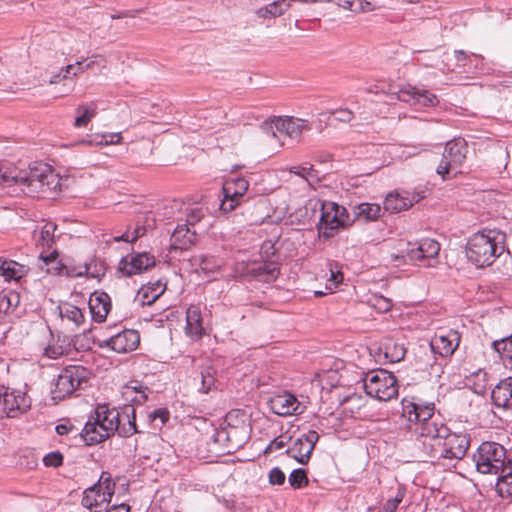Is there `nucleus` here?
Instances as JSON below:
<instances>
[{"mask_svg": "<svg viewBox=\"0 0 512 512\" xmlns=\"http://www.w3.org/2000/svg\"><path fill=\"white\" fill-rule=\"evenodd\" d=\"M68 177H61L52 166L43 162H34L27 171L16 168L0 169V187L8 190L9 195L47 196L59 192L65 186Z\"/></svg>", "mask_w": 512, "mask_h": 512, "instance_id": "nucleus-1", "label": "nucleus"}, {"mask_svg": "<svg viewBox=\"0 0 512 512\" xmlns=\"http://www.w3.org/2000/svg\"><path fill=\"white\" fill-rule=\"evenodd\" d=\"M502 236L495 230L474 234L467 243L466 256L477 267L491 265L503 252Z\"/></svg>", "mask_w": 512, "mask_h": 512, "instance_id": "nucleus-2", "label": "nucleus"}, {"mask_svg": "<svg viewBox=\"0 0 512 512\" xmlns=\"http://www.w3.org/2000/svg\"><path fill=\"white\" fill-rule=\"evenodd\" d=\"M92 416L100 424V429L105 431L104 436L110 437L117 432L121 437H129L137 432L135 410L132 407H127L120 413L117 409L103 404L97 406Z\"/></svg>", "mask_w": 512, "mask_h": 512, "instance_id": "nucleus-3", "label": "nucleus"}, {"mask_svg": "<svg viewBox=\"0 0 512 512\" xmlns=\"http://www.w3.org/2000/svg\"><path fill=\"white\" fill-rule=\"evenodd\" d=\"M470 445V438L464 433H451L447 430V435L437 444H430V450L427 455L431 462H439L441 459L460 460L465 455Z\"/></svg>", "mask_w": 512, "mask_h": 512, "instance_id": "nucleus-4", "label": "nucleus"}, {"mask_svg": "<svg viewBox=\"0 0 512 512\" xmlns=\"http://www.w3.org/2000/svg\"><path fill=\"white\" fill-rule=\"evenodd\" d=\"M473 460L477 471L482 474H500L508 464L504 446L491 441L481 443Z\"/></svg>", "mask_w": 512, "mask_h": 512, "instance_id": "nucleus-5", "label": "nucleus"}, {"mask_svg": "<svg viewBox=\"0 0 512 512\" xmlns=\"http://www.w3.org/2000/svg\"><path fill=\"white\" fill-rule=\"evenodd\" d=\"M91 375V371L82 365L65 367L57 377L55 388L52 390V398L62 400L72 395L76 390L83 389Z\"/></svg>", "mask_w": 512, "mask_h": 512, "instance_id": "nucleus-6", "label": "nucleus"}, {"mask_svg": "<svg viewBox=\"0 0 512 512\" xmlns=\"http://www.w3.org/2000/svg\"><path fill=\"white\" fill-rule=\"evenodd\" d=\"M315 207L321 211L318 232L325 239L333 237L340 227L350 224L348 211L336 202L318 200Z\"/></svg>", "mask_w": 512, "mask_h": 512, "instance_id": "nucleus-7", "label": "nucleus"}, {"mask_svg": "<svg viewBox=\"0 0 512 512\" xmlns=\"http://www.w3.org/2000/svg\"><path fill=\"white\" fill-rule=\"evenodd\" d=\"M260 128L273 137H276V133L279 132L299 143L303 132L310 131L312 124L306 119L294 116H273L265 120Z\"/></svg>", "mask_w": 512, "mask_h": 512, "instance_id": "nucleus-8", "label": "nucleus"}, {"mask_svg": "<svg viewBox=\"0 0 512 512\" xmlns=\"http://www.w3.org/2000/svg\"><path fill=\"white\" fill-rule=\"evenodd\" d=\"M367 395L379 401H389L398 395L395 376L383 369L368 372L363 379Z\"/></svg>", "mask_w": 512, "mask_h": 512, "instance_id": "nucleus-9", "label": "nucleus"}, {"mask_svg": "<svg viewBox=\"0 0 512 512\" xmlns=\"http://www.w3.org/2000/svg\"><path fill=\"white\" fill-rule=\"evenodd\" d=\"M467 143L458 138L446 143L441 161L436 169L443 180L450 179L461 173V168L466 160Z\"/></svg>", "mask_w": 512, "mask_h": 512, "instance_id": "nucleus-10", "label": "nucleus"}, {"mask_svg": "<svg viewBox=\"0 0 512 512\" xmlns=\"http://www.w3.org/2000/svg\"><path fill=\"white\" fill-rule=\"evenodd\" d=\"M115 483L107 473H102L99 481L84 491L82 506L91 512H101L114 494Z\"/></svg>", "mask_w": 512, "mask_h": 512, "instance_id": "nucleus-11", "label": "nucleus"}, {"mask_svg": "<svg viewBox=\"0 0 512 512\" xmlns=\"http://www.w3.org/2000/svg\"><path fill=\"white\" fill-rule=\"evenodd\" d=\"M0 418H15L25 413L31 406L27 395L21 391L0 387Z\"/></svg>", "mask_w": 512, "mask_h": 512, "instance_id": "nucleus-12", "label": "nucleus"}, {"mask_svg": "<svg viewBox=\"0 0 512 512\" xmlns=\"http://www.w3.org/2000/svg\"><path fill=\"white\" fill-rule=\"evenodd\" d=\"M440 251V244L433 239H423L418 243H408L406 255L411 262L434 266Z\"/></svg>", "mask_w": 512, "mask_h": 512, "instance_id": "nucleus-13", "label": "nucleus"}, {"mask_svg": "<svg viewBox=\"0 0 512 512\" xmlns=\"http://www.w3.org/2000/svg\"><path fill=\"white\" fill-rule=\"evenodd\" d=\"M389 94L392 96V99L395 96L397 100L412 106L433 107L438 104V98L434 93L411 85L401 87L397 91H390Z\"/></svg>", "mask_w": 512, "mask_h": 512, "instance_id": "nucleus-14", "label": "nucleus"}, {"mask_svg": "<svg viewBox=\"0 0 512 512\" xmlns=\"http://www.w3.org/2000/svg\"><path fill=\"white\" fill-rule=\"evenodd\" d=\"M248 187V181L242 177L226 180L223 185L224 197L220 209L226 213L233 211L239 205Z\"/></svg>", "mask_w": 512, "mask_h": 512, "instance_id": "nucleus-15", "label": "nucleus"}, {"mask_svg": "<svg viewBox=\"0 0 512 512\" xmlns=\"http://www.w3.org/2000/svg\"><path fill=\"white\" fill-rule=\"evenodd\" d=\"M318 439V433L314 430H310L297 438L286 450V453L300 464H307Z\"/></svg>", "mask_w": 512, "mask_h": 512, "instance_id": "nucleus-16", "label": "nucleus"}, {"mask_svg": "<svg viewBox=\"0 0 512 512\" xmlns=\"http://www.w3.org/2000/svg\"><path fill=\"white\" fill-rule=\"evenodd\" d=\"M461 336L457 330H439L430 342L431 350L441 357L451 356L460 344Z\"/></svg>", "mask_w": 512, "mask_h": 512, "instance_id": "nucleus-17", "label": "nucleus"}, {"mask_svg": "<svg viewBox=\"0 0 512 512\" xmlns=\"http://www.w3.org/2000/svg\"><path fill=\"white\" fill-rule=\"evenodd\" d=\"M57 230V225L53 222H46L40 230H35L33 237L37 245L41 246L43 249H47L49 251L48 254H44V251L40 253V259L45 263L49 264L56 260L57 251L52 249L55 243V231Z\"/></svg>", "mask_w": 512, "mask_h": 512, "instance_id": "nucleus-18", "label": "nucleus"}, {"mask_svg": "<svg viewBox=\"0 0 512 512\" xmlns=\"http://www.w3.org/2000/svg\"><path fill=\"white\" fill-rule=\"evenodd\" d=\"M140 343L136 330L126 329L105 341V346L117 353H127L135 350Z\"/></svg>", "mask_w": 512, "mask_h": 512, "instance_id": "nucleus-19", "label": "nucleus"}, {"mask_svg": "<svg viewBox=\"0 0 512 512\" xmlns=\"http://www.w3.org/2000/svg\"><path fill=\"white\" fill-rule=\"evenodd\" d=\"M448 429L449 428L439 418H436L434 420H429L428 422L420 423L415 428V432L419 436L429 440V443L424 441L423 445L430 448V444L439 443L440 440L447 435Z\"/></svg>", "mask_w": 512, "mask_h": 512, "instance_id": "nucleus-20", "label": "nucleus"}, {"mask_svg": "<svg viewBox=\"0 0 512 512\" xmlns=\"http://www.w3.org/2000/svg\"><path fill=\"white\" fill-rule=\"evenodd\" d=\"M424 198L423 194H410L409 192H392L389 193L384 200V209L391 213H398L406 210L413 205V203L420 201Z\"/></svg>", "mask_w": 512, "mask_h": 512, "instance_id": "nucleus-21", "label": "nucleus"}, {"mask_svg": "<svg viewBox=\"0 0 512 512\" xmlns=\"http://www.w3.org/2000/svg\"><path fill=\"white\" fill-rule=\"evenodd\" d=\"M245 274L258 281L270 283L277 279L279 267L273 261L254 262L247 265Z\"/></svg>", "mask_w": 512, "mask_h": 512, "instance_id": "nucleus-22", "label": "nucleus"}, {"mask_svg": "<svg viewBox=\"0 0 512 512\" xmlns=\"http://www.w3.org/2000/svg\"><path fill=\"white\" fill-rule=\"evenodd\" d=\"M155 265V258L147 253H138L130 258H123L121 270L131 276L142 273Z\"/></svg>", "mask_w": 512, "mask_h": 512, "instance_id": "nucleus-23", "label": "nucleus"}, {"mask_svg": "<svg viewBox=\"0 0 512 512\" xmlns=\"http://www.w3.org/2000/svg\"><path fill=\"white\" fill-rule=\"evenodd\" d=\"M185 331L193 340H198L205 334L201 308L199 305H190L187 308Z\"/></svg>", "mask_w": 512, "mask_h": 512, "instance_id": "nucleus-24", "label": "nucleus"}, {"mask_svg": "<svg viewBox=\"0 0 512 512\" xmlns=\"http://www.w3.org/2000/svg\"><path fill=\"white\" fill-rule=\"evenodd\" d=\"M89 308L95 322H104L111 309L110 297L105 292H95L89 299Z\"/></svg>", "mask_w": 512, "mask_h": 512, "instance_id": "nucleus-25", "label": "nucleus"}, {"mask_svg": "<svg viewBox=\"0 0 512 512\" xmlns=\"http://www.w3.org/2000/svg\"><path fill=\"white\" fill-rule=\"evenodd\" d=\"M298 407L299 402L296 397L287 392L275 395L270 399L271 410L280 416L292 415L297 411Z\"/></svg>", "mask_w": 512, "mask_h": 512, "instance_id": "nucleus-26", "label": "nucleus"}, {"mask_svg": "<svg viewBox=\"0 0 512 512\" xmlns=\"http://www.w3.org/2000/svg\"><path fill=\"white\" fill-rule=\"evenodd\" d=\"M491 398L495 406L512 409V377L500 380L493 388Z\"/></svg>", "mask_w": 512, "mask_h": 512, "instance_id": "nucleus-27", "label": "nucleus"}, {"mask_svg": "<svg viewBox=\"0 0 512 512\" xmlns=\"http://www.w3.org/2000/svg\"><path fill=\"white\" fill-rule=\"evenodd\" d=\"M58 311L62 321L66 322L73 328H80L85 323L83 311L71 303H61L58 306Z\"/></svg>", "mask_w": 512, "mask_h": 512, "instance_id": "nucleus-28", "label": "nucleus"}, {"mask_svg": "<svg viewBox=\"0 0 512 512\" xmlns=\"http://www.w3.org/2000/svg\"><path fill=\"white\" fill-rule=\"evenodd\" d=\"M195 239V232H192L188 224L178 225L171 235V248L184 250L190 247Z\"/></svg>", "mask_w": 512, "mask_h": 512, "instance_id": "nucleus-29", "label": "nucleus"}, {"mask_svg": "<svg viewBox=\"0 0 512 512\" xmlns=\"http://www.w3.org/2000/svg\"><path fill=\"white\" fill-rule=\"evenodd\" d=\"M105 431L100 429V424L91 415L81 432V437L87 445H96L109 436H104Z\"/></svg>", "mask_w": 512, "mask_h": 512, "instance_id": "nucleus-30", "label": "nucleus"}, {"mask_svg": "<svg viewBox=\"0 0 512 512\" xmlns=\"http://www.w3.org/2000/svg\"><path fill=\"white\" fill-rule=\"evenodd\" d=\"M498 495L512 502V460H508L506 468H503L496 482Z\"/></svg>", "mask_w": 512, "mask_h": 512, "instance_id": "nucleus-31", "label": "nucleus"}, {"mask_svg": "<svg viewBox=\"0 0 512 512\" xmlns=\"http://www.w3.org/2000/svg\"><path fill=\"white\" fill-rule=\"evenodd\" d=\"M290 6V2L287 0H275L266 6L260 7L256 11V15L263 19L276 18L283 15Z\"/></svg>", "mask_w": 512, "mask_h": 512, "instance_id": "nucleus-32", "label": "nucleus"}, {"mask_svg": "<svg viewBox=\"0 0 512 512\" xmlns=\"http://www.w3.org/2000/svg\"><path fill=\"white\" fill-rule=\"evenodd\" d=\"M165 287L156 283L151 287H142L136 296V301H138L141 305H151L153 304L164 292Z\"/></svg>", "mask_w": 512, "mask_h": 512, "instance_id": "nucleus-33", "label": "nucleus"}, {"mask_svg": "<svg viewBox=\"0 0 512 512\" xmlns=\"http://www.w3.org/2000/svg\"><path fill=\"white\" fill-rule=\"evenodd\" d=\"M357 219L375 221L382 215V207L376 203H361L355 208Z\"/></svg>", "mask_w": 512, "mask_h": 512, "instance_id": "nucleus-34", "label": "nucleus"}, {"mask_svg": "<svg viewBox=\"0 0 512 512\" xmlns=\"http://www.w3.org/2000/svg\"><path fill=\"white\" fill-rule=\"evenodd\" d=\"M122 140L121 133H106L102 135H92L87 138L82 139L79 143L89 146H100V145H110V144H119Z\"/></svg>", "mask_w": 512, "mask_h": 512, "instance_id": "nucleus-35", "label": "nucleus"}, {"mask_svg": "<svg viewBox=\"0 0 512 512\" xmlns=\"http://www.w3.org/2000/svg\"><path fill=\"white\" fill-rule=\"evenodd\" d=\"M68 350L69 343L66 341L65 337L61 338L58 336L56 340L53 338L52 342L44 349V355L50 359H57L66 354Z\"/></svg>", "mask_w": 512, "mask_h": 512, "instance_id": "nucleus-36", "label": "nucleus"}, {"mask_svg": "<svg viewBox=\"0 0 512 512\" xmlns=\"http://www.w3.org/2000/svg\"><path fill=\"white\" fill-rule=\"evenodd\" d=\"M76 114L73 126L75 128L86 127L88 123L95 117L96 108L91 105H80L76 108Z\"/></svg>", "mask_w": 512, "mask_h": 512, "instance_id": "nucleus-37", "label": "nucleus"}, {"mask_svg": "<svg viewBox=\"0 0 512 512\" xmlns=\"http://www.w3.org/2000/svg\"><path fill=\"white\" fill-rule=\"evenodd\" d=\"M0 273L6 279H19L23 276L24 267L15 261H7L0 258Z\"/></svg>", "mask_w": 512, "mask_h": 512, "instance_id": "nucleus-38", "label": "nucleus"}, {"mask_svg": "<svg viewBox=\"0 0 512 512\" xmlns=\"http://www.w3.org/2000/svg\"><path fill=\"white\" fill-rule=\"evenodd\" d=\"M201 377V388L200 391L203 393H208L212 389L217 388V378H216V370L207 366L202 368L200 372Z\"/></svg>", "mask_w": 512, "mask_h": 512, "instance_id": "nucleus-39", "label": "nucleus"}, {"mask_svg": "<svg viewBox=\"0 0 512 512\" xmlns=\"http://www.w3.org/2000/svg\"><path fill=\"white\" fill-rule=\"evenodd\" d=\"M401 406H402L401 417L407 420L408 427L410 428L411 424L418 423V416H417L418 404L415 403L411 399L404 398L401 401Z\"/></svg>", "mask_w": 512, "mask_h": 512, "instance_id": "nucleus-40", "label": "nucleus"}, {"mask_svg": "<svg viewBox=\"0 0 512 512\" xmlns=\"http://www.w3.org/2000/svg\"><path fill=\"white\" fill-rule=\"evenodd\" d=\"M385 358L391 363H397L404 359L406 350L402 344L389 342L384 346Z\"/></svg>", "mask_w": 512, "mask_h": 512, "instance_id": "nucleus-41", "label": "nucleus"}, {"mask_svg": "<svg viewBox=\"0 0 512 512\" xmlns=\"http://www.w3.org/2000/svg\"><path fill=\"white\" fill-rule=\"evenodd\" d=\"M104 63H105V59L102 56L97 55L94 57L93 60L88 62L85 66H83L82 61L76 62L75 65H73V64L67 65L65 68V73L73 74L74 76H76L77 74L83 72L84 70L92 69L95 64L101 65L104 67Z\"/></svg>", "mask_w": 512, "mask_h": 512, "instance_id": "nucleus-42", "label": "nucleus"}, {"mask_svg": "<svg viewBox=\"0 0 512 512\" xmlns=\"http://www.w3.org/2000/svg\"><path fill=\"white\" fill-rule=\"evenodd\" d=\"M19 304V295L16 292L0 293V312L8 313Z\"/></svg>", "mask_w": 512, "mask_h": 512, "instance_id": "nucleus-43", "label": "nucleus"}, {"mask_svg": "<svg viewBox=\"0 0 512 512\" xmlns=\"http://www.w3.org/2000/svg\"><path fill=\"white\" fill-rule=\"evenodd\" d=\"M288 482L292 488L300 489L302 487L307 486L309 480H308L306 471L304 469L298 468V469H294L290 473V475L288 477Z\"/></svg>", "mask_w": 512, "mask_h": 512, "instance_id": "nucleus-44", "label": "nucleus"}, {"mask_svg": "<svg viewBox=\"0 0 512 512\" xmlns=\"http://www.w3.org/2000/svg\"><path fill=\"white\" fill-rule=\"evenodd\" d=\"M434 409H435L434 403H427L425 405L418 404V408H417L418 423H415L416 427L420 423L428 422L429 420L436 419L437 417L434 414Z\"/></svg>", "mask_w": 512, "mask_h": 512, "instance_id": "nucleus-45", "label": "nucleus"}, {"mask_svg": "<svg viewBox=\"0 0 512 512\" xmlns=\"http://www.w3.org/2000/svg\"><path fill=\"white\" fill-rule=\"evenodd\" d=\"M492 346L498 353L504 354L507 358H512V334L493 341Z\"/></svg>", "mask_w": 512, "mask_h": 512, "instance_id": "nucleus-46", "label": "nucleus"}, {"mask_svg": "<svg viewBox=\"0 0 512 512\" xmlns=\"http://www.w3.org/2000/svg\"><path fill=\"white\" fill-rule=\"evenodd\" d=\"M370 303L380 313H386L392 308L391 300L382 295H373Z\"/></svg>", "mask_w": 512, "mask_h": 512, "instance_id": "nucleus-47", "label": "nucleus"}, {"mask_svg": "<svg viewBox=\"0 0 512 512\" xmlns=\"http://www.w3.org/2000/svg\"><path fill=\"white\" fill-rule=\"evenodd\" d=\"M404 491L398 488L396 495L386 501L379 512H395L404 498Z\"/></svg>", "mask_w": 512, "mask_h": 512, "instance_id": "nucleus-48", "label": "nucleus"}, {"mask_svg": "<svg viewBox=\"0 0 512 512\" xmlns=\"http://www.w3.org/2000/svg\"><path fill=\"white\" fill-rule=\"evenodd\" d=\"M127 389H132L137 392V396H135L132 400L138 404H143L148 399V387L142 386L137 381L130 382L129 385L127 386Z\"/></svg>", "mask_w": 512, "mask_h": 512, "instance_id": "nucleus-49", "label": "nucleus"}, {"mask_svg": "<svg viewBox=\"0 0 512 512\" xmlns=\"http://www.w3.org/2000/svg\"><path fill=\"white\" fill-rule=\"evenodd\" d=\"M145 234V228L138 226L134 229L132 234L130 235L129 232H125L119 236H114L113 241L119 242V241H125V242H134L138 238L142 237Z\"/></svg>", "mask_w": 512, "mask_h": 512, "instance_id": "nucleus-50", "label": "nucleus"}, {"mask_svg": "<svg viewBox=\"0 0 512 512\" xmlns=\"http://www.w3.org/2000/svg\"><path fill=\"white\" fill-rule=\"evenodd\" d=\"M343 281V274L340 270L337 269V266L330 265V278L328 280V284L326 286L327 289L332 291L337 288L340 283Z\"/></svg>", "mask_w": 512, "mask_h": 512, "instance_id": "nucleus-51", "label": "nucleus"}, {"mask_svg": "<svg viewBox=\"0 0 512 512\" xmlns=\"http://www.w3.org/2000/svg\"><path fill=\"white\" fill-rule=\"evenodd\" d=\"M199 261L200 268L206 272H213L221 265L219 261L212 256L202 255L199 257Z\"/></svg>", "mask_w": 512, "mask_h": 512, "instance_id": "nucleus-52", "label": "nucleus"}, {"mask_svg": "<svg viewBox=\"0 0 512 512\" xmlns=\"http://www.w3.org/2000/svg\"><path fill=\"white\" fill-rule=\"evenodd\" d=\"M43 463L47 467H59L63 463V455L59 451H52L43 457Z\"/></svg>", "mask_w": 512, "mask_h": 512, "instance_id": "nucleus-53", "label": "nucleus"}, {"mask_svg": "<svg viewBox=\"0 0 512 512\" xmlns=\"http://www.w3.org/2000/svg\"><path fill=\"white\" fill-rule=\"evenodd\" d=\"M285 480V473L279 467H273L268 473V482L271 485H282Z\"/></svg>", "mask_w": 512, "mask_h": 512, "instance_id": "nucleus-54", "label": "nucleus"}, {"mask_svg": "<svg viewBox=\"0 0 512 512\" xmlns=\"http://www.w3.org/2000/svg\"><path fill=\"white\" fill-rule=\"evenodd\" d=\"M205 215L203 208L201 207H192L189 209L187 213L186 224L189 226H194L198 223Z\"/></svg>", "mask_w": 512, "mask_h": 512, "instance_id": "nucleus-55", "label": "nucleus"}, {"mask_svg": "<svg viewBox=\"0 0 512 512\" xmlns=\"http://www.w3.org/2000/svg\"><path fill=\"white\" fill-rule=\"evenodd\" d=\"M169 416L170 413L166 408L155 409L149 414L150 420L153 422L158 421L160 426L164 425L169 420Z\"/></svg>", "mask_w": 512, "mask_h": 512, "instance_id": "nucleus-56", "label": "nucleus"}, {"mask_svg": "<svg viewBox=\"0 0 512 512\" xmlns=\"http://www.w3.org/2000/svg\"><path fill=\"white\" fill-rule=\"evenodd\" d=\"M330 113L340 122H350L353 118V112L346 108L336 109Z\"/></svg>", "mask_w": 512, "mask_h": 512, "instance_id": "nucleus-57", "label": "nucleus"}, {"mask_svg": "<svg viewBox=\"0 0 512 512\" xmlns=\"http://www.w3.org/2000/svg\"><path fill=\"white\" fill-rule=\"evenodd\" d=\"M378 8L377 5L370 1L366 0H359L358 6L355 7L354 13L360 14V13H368L376 10Z\"/></svg>", "mask_w": 512, "mask_h": 512, "instance_id": "nucleus-58", "label": "nucleus"}, {"mask_svg": "<svg viewBox=\"0 0 512 512\" xmlns=\"http://www.w3.org/2000/svg\"><path fill=\"white\" fill-rule=\"evenodd\" d=\"M285 445H286L285 438L283 436L277 437L270 442V444L266 448V452L280 450V449L284 448Z\"/></svg>", "mask_w": 512, "mask_h": 512, "instance_id": "nucleus-59", "label": "nucleus"}, {"mask_svg": "<svg viewBox=\"0 0 512 512\" xmlns=\"http://www.w3.org/2000/svg\"><path fill=\"white\" fill-rule=\"evenodd\" d=\"M307 169L308 174H306L305 180L309 183V185L318 183L320 180L318 171L314 169L313 165H309Z\"/></svg>", "mask_w": 512, "mask_h": 512, "instance_id": "nucleus-60", "label": "nucleus"}, {"mask_svg": "<svg viewBox=\"0 0 512 512\" xmlns=\"http://www.w3.org/2000/svg\"><path fill=\"white\" fill-rule=\"evenodd\" d=\"M310 164L306 163L304 165H301V166H292L289 168V172L290 173H293L297 176H300L302 177L303 179L306 178V174H308V169L307 167H309Z\"/></svg>", "mask_w": 512, "mask_h": 512, "instance_id": "nucleus-61", "label": "nucleus"}, {"mask_svg": "<svg viewBox=\"0 0 512 512\" xmlns=\"http://www.w3.org/2000/svg\"><path fill=\"white\" fill-rule=\"evenodd\" d=\"M471 57H477L475 54H471V55H468L465 51L463 50H456L455 51V58L456 60L460 63V62H463L462 64H458L459 66L461 67H464L466 66V63L465 61L466 60H470Z\"/></svg>", "mask_w": 512, "mask_h": 512, "instance_id": "nucleus-62", "label": "nucleus"}, {"mask_svg": "<svg viewBox=\"0 0 512 512\" xmlns=\"http://www.w3.org/2000/svg\"><path fill=\"white\" fill-rule=\"evenodd\" d=\"M334 3H336L339 7L343 8L345 10L354 12L355 7H354L353 0H338V1L335 0Z\"/></svg>", "mask_w": 512, "mask_h": 512, "instance_id": "nucleus-63", "label": "nucleus"}, {"mask_svg": "<svg viewBox=\"0 0 512 512\" xmlns=\"http://www.w3.org/2000/svg\"><path fill=\"white\" fill-rule=\"evenodd\" d=\"M106 512H130V507L126 504L114 505Z\"/></svg>", "mask_w": 512, "mask_h": 512, "instance_id": "nucleus-64", "label": "nucleus"}]
</instances>
